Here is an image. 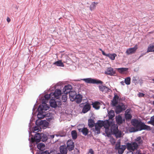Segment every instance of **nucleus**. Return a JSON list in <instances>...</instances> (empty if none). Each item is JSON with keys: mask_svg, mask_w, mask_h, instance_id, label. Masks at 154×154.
<instances>
[{"mask_svg": "<svg viewBox=\"0 0 154 154\" xmlns=\"http://www.w3.org/2000/svg\"><path fill=\"white\" fill-rule=\"evenodd\" d=\"M6 96H8V97H9L8 92V93H6Z\"/></svg>", "mask_w": 154, "mask_h": 154, "instance_id": "55", "label": "nucleus"}, {"mask_svg": "<svg viewBox=\"0 0 154 154\" xmlns=\"http://www.w3.org/2000/svg\"><path fill=\"white\" fill-rule=\"evenodd\" d=\"M118 71L120 73L124 74L128 70V68H120L117 69Z\"/></svg>", "mask_w": 154, "mask_h": 154, "instance_id": "23", "label": "nucleus"}, {"mask_svg": "<svg viewBox=\"0 0 154 154\" xmlns=\"http://www.w3.org/2000/svg\"><path fill=\"white\" fill-rule=\"evenodd\" d=\"M76 98H75L74 101H75L77 103H79L81 102L82 97V96L80 94H78L76 95Z\"/></svg>", "mask_w": 154, "mask_h": 154, "instance_id": "21", "label": "nucleus"}, {"mask_svg": "<svg viewBox=\"0 0 154 154\" xmlns=\"http://www.w3.org/2000/svg\"><path fill=\"white\" fill-rule=\"evenodd\" d=\"M41 134L37 133L35 134L34 137L31 138V141L32 143L35 142L36 143L41 141Z\"/></svg>", "mask_w": 154, "mask_h": 154, "instance_id": "8", "label": "nucleus"}, {"mask_svg": "<svg viewBox=\"0 0 154 154\" xmlns=\"http://www.w3.org/2000/svg\"><path fill=\"white\" fill-rule=\"evenodd\" d=\"M154 51V43L150 44L147 50V52Z\"/></svg>", "mask_w": 154, "mask_h": 154, "instance_id": "24", "label": "nucleus"}, {"mask_svg": "<svg viewBox=\"0 0 154 154\" xmlns=\"http://www.w3.org/2000/svg\"><path fill=\"white\" fill-rule=\"evenodd\" d=\"M131 123L134 127L131 128V132H135L143 130H151L150 126L146 125L144 123L136 119H132L131 121Z\"/></svg>", "mask_w": 154, "mask_h": 154, "instance_id": "1", "label": "nucleus"}, {"mask_svg": "<svg viewBox=\"0 0 154 154\" xmlns=\"http://www.w3.org/2000/svg\"><path fill=\"white\" fill-rule=\"evenodd\" d=\"M38 122L37 121H36V124H37V123H38Z\"/></svg>", "mask_w": 154, "mask_h": 154, "instance_id": "57", "label": "nucleus"}, {"mask_svg": "<svg viewBox=\"0 0 154 154\" xmlns=\"http://www.w3.org/2000/svg\"><path fill=\"white\" fill-rule=\"evenodd\" d=\"M60 150L61 154H67V149L65 145H62L60 146Z\"/></svg>", "mask_w": 154, "mask_h": 154, "instance_id": "19", "label": "nucleus"}, {"mask_svg": "<svg viewBox=\"0 0 154 154\" xmlns=\"http://www.w3.org/2000/svg\"><path fill=\"white\" fill-rule=\"evenodd\" d=\"M79 131L82 132L85 136L87 135L88 132V131L87 128H78Z\"/></svg>", "mask_w": 154, "mask_h": 154, "instance_id": "20", "label": "nucleus"}, {"mask_svg": "<svg viewBox=\"0 0 154 154\" xmlns=\"http://www.w3.org/2000/svg\"><path fill=\"white\" fill-rule=\"evenodd\" d=\"M116 120L117 123L119 125H121L122 123V117L119 115L116 116Z\"/></svg>", "mask_w": 154, "mask_h": 154, "instance_id": "26", "label": "nucleus"}, {"mask_svg": "<svg viewBox=\"0 0 154 154\" xmlns=\"http://www.w3.org/2000/svg\"><path fill=\"white\" fill-rule=\"evenodd\" d=\"M41 141H42L43 142L46 141L48 139V137L46 135L43 133L41 134Z\"/></svg>", "mask_w": 154, "mask_h": 154, "instance_id": "33", "label": "nucleus"}, {"mask_svg": "<svg viewBox=\"0 0 154 154\" xmlns=\"http://www.w3.org/2000/svg\"><path fill=\"white\" fill-rule=\"evenodd\" d=\"M82 80L87 83L96 84H102L103 83V82L100 80L93 79L91 78L84 79H83Z\"/></svg>", "mask_w": 154, "mask_h": 154, "instance_id": "4", "label": "nucleus"}, {"mask_svg": "<svg viewBox=\"0 0 154 154\" xmlns=\"http://www.w3.org/2000/svg\"><path fill=\"white\" fill-rule=\"evenodd\" d=\"M52 95H51V93L49 94H46L44 96V97L46 100H48L49 99H51L52 100Z\"/></svg>", "mask_w": 154, "mask_h": 154, "instance_id": "41", "label": "nucleus"}, {"mask_svg": "<svg viewBox=\"0 0 154 154\" xmlns=\"http://www.w3.org/2000/svg\"><path fill=\"white\" fill-rule=\"evenodd\" d=\"M99 88L100 91L104 93L110 92L111 90L109 88L105 86H103V85L99 86Z\"/></svg>", "mask_w": 154, "mask_h": 154, "instance_id": "14", "label": "nucleus"}, {"mask_svg": "<svg viewBox=\"0 0 154 154\" xmlns=\"http://www.w3.org/2000/svg\"><path fill=\"white\" fill-rule=\"evenodd\" d=\"M105 74L111 76L114 75L116 73V71L111 67L107 68L106 71L105 72Z\"/></svg>", "mask_w": 154, "mask_h": 154, "instance_id": "12", "label": "nucleus"}, {"mask_svg": "<svg viewBox=\"0 0 154 154\" xmlns=\"http://www.w3.org/2000/svg\"><path fill=\"white\" fill-rule=\"evenodd\" d=\"M111 131L113 134H115L117 138H120L122 135V132L118 129V127L115 125H112L111 127Z\"/></svg>", "mask_w": 154, "mask_h": 154, "instance_id": "2", "label": "nucleus"}, {"mask_svg": "<svg viewBox=\"0 0 154 154\" xmlns=\"http://www.w3.org/2000/svg\"><path fill=\"white\" fill-rule=\"evenodd\" d=\"M38 114L37 115V117L39 119H42L44 118L45 115L46 114L45 112L42 111H38Z\"/></svg>", "mask_w": 154, "mask_h": 154, "instance_id": "22", "label": "nucleus"}, {"mask_svg": "<svg viewBox=\"0 0 154 154\" xmlns=\"http://www.w3.org/2000/svg\"><path fill=\"white\" fill-rule=\"evenodd\" d=\"M125 82H123V81H122L121 82H120V83H121V84L122 85H125V84H124Z\"/></svg>", "mask_w": 154, "mask_h": 154, "instance_id": "52", "label": "nucleus"}, {"mask_svg": "<svg viewBox=\"0 0 154 154\" xmlns=\"http://www.w3.org/2000/svg\"><path fill=\"white\" fill-rule=\"evenodd\" d=\"M102 54L106 56L109 57L112 60H114L115 59V58L117 55L116 54H106L103 51H102Z\"/></svg>", "mask_w": 154, "mask_h": 154, "instance_id": "13", "label": "nucleus"}, {"mask_svg": "<svg viewBox=\"0 0 154 154\" xmlns=\"http://www.w3.org/2000/svg\"><path fill=\"white\" fill-rule=\"evenodd\" d=\"M67 146L68 150L71 151L74 148V143L72 140H68L67 142Z\"/></svg>", "mask_w": 154, "mask_h": 154, "instance_id": "10", "label": "nucleus"}, {"mask_svg": "<svg viewBox=\"0 0 154 154\" xmlns=\"http://www.w3.org/2000/svg\"><path fill=\"white\" fill-rule=\"evenodd\" d=\"M55 99H52L50 102V106L56 108L57 106V104L55 101Z\"/></svg>", "mask_w": 154, "mask_h": 154, "instance_id": "28", "label": "nucleus"}, {"mask_svg": "<svg viewBox=\"0 0 154 154\" xmlns=\"http://www.w3.org/2000/svg\"><path fill=\"white\" fill-rule=\"evenodd\" d=\"M99 104L100 103L97 102H95L92 104L93 107L97 109H98L100 108Z\"/></svg>", "mask_w": 154, "mask_h": 154, "instance_id": "32", "label": "nucleus"}, {"mask_svg": "<svg viewBox=\"0 0 154 154\" xmlns=\"http://www.w3.org/2000/svg\"><path fill=\"white\" fill-rule=\"evenodd\" d=\"M153 104L154 105V101L153 102Z\"/></svg>", "mask_w": 154, "mask_h": 154, "instance_id": "58", "label": "nucleus"}, {"mask_svg": "<svg viewBox=\"0 0 154 154\" xmlns=\"http://www.w3.org/2000/svg\"><path fill=\"white\" fill-rule=\"evenodd\" d=\"M108 117L109 119H112L115 116V113L113 110H111L108 113Z\"/></svg>", "mask_w": 154, "mask_h": 154, "instance_id": "30", "label": "nucleus"}, {"mask_svg": "<svg viewBox=\"0 0 154 154\" xmlns=\"http://www.w3.org/2000/svg\"><path fill=\"white\" fill-rule=\"evenodd\" d=\"M43 125L45 127H47L49 123L46 121H41L38 124L39 125Z\"/></svg>", "mask_w": 154, "mask_h": 154, "instance_id": "36", "label": "nucleus"}, {"mask_svg": "<svg viewBox=\"0 0 154 154\" xmlns=\"http://www.w3.org/2000/svg\"><path fill=\"white\" fill-rule=\"evenodd\" d=\"M71 135L73 139L75 140L76 139L77 134L76 131L75 130L72 131L71 132Z\"/></svg>", "mask_w": 154, "mask_h": 154, "instance_id": "34", "label": "nucleus"}, {"mask_svg": "<svg viewBox=\"0 0 154 154\" xmlns=\"http://www.w3.org/2000/svg\"><path fill=\"white\" fill-rule=\"evenodd\" d=\"M69 93V98L72 101H73L76 98V93L75 91H71Z\"/></svg>", "mask_w": 154, "mask_h": 154, "instance_id": "16", "label": "nucleus"}, {"mask_svg": "<svg viewBox=\"0 0 154 154\" xmlns=\"http://www.w3.org/2000/svg\"><path fill=\"white\" fill-rule=\"evenodd\" d=\"M101 128L98 126L97 124L95 125V130L97 131V134H99L100 132V130Z\"/></svg>", "mask_w": 154, "mask_h": 154, "instance_id": "43", "label": "nucleus"}, {"mask_svg": "<svg viewBox=\"0 0 154 154\" xmlns=\"http://www.w3.org/2000/svg\"><path fill=\"white\" fill-rule=\"evenodd\" d=\"M125 106L123 104H121L117 106L115 109L116 113L119 114L126 109Z\"/></svg>", "mask_w": 154, "mask_h": 154, "instance_id": "9", "label": "nucleus"}, {"mask_svg": "<svg viewBox=\"0 0 154 154\" xmlns=\"http://www.w3.org/2000/svg\"><path fill=\"white\" fill-rule=\"evenodd\" d=\"M127 154H134L133 152L132 151H130L129 152H128Z\"/></svg>", "mask_w": 154, "mask_h": 154, "instance_id": "51", "label": "nucleus"}, {"mask_svg": "<svg viewBox=\"0 0 154 154\" xmlns=\"http://www.w3.org/2000/svg\"><path fill=\"white\" fill-rule=\"evenodd\" d=\"M152 146H153V149L154 151V143L152 144Z\"/></svg>", "mask_w": 154, "mask_h": 154, "instance_id": "56", "label": "nucleus"}, {"mask_svg": "<svg viewBox=\"0 0 154 154\" xmlns=\"http://www.w3.org/2000/svg\"><path fill=\"white\" fill-rule=\"evenodd\" d=\"M147 124H150L154 126V115L151 117L150 120L147 122Z\"/></svg>", "mask_w": 154, "mask_h": 154, "instance_id": "38", "label": "nucleus"}, {"mask_svg": "<svg viewBox=\"0 0 154 154\" xmlns=\"http://www.w3.org/2000/svg\"><path fill=\"white\" fill-rule=\"evenodd\" d=\"M95 123L94 121L91 119H89L88 120V125L91 128H92L94 126Z\"/></svg>", "mask_w": 154, "mask_h": 154, "instance_id": "31", "label": "nucleus"}, {"mask_svg": "<svg viewBox=\"0 0 154 154\" xmlns=\"http://www.w3.org/2000/svg\"><path fill=\"white\" fill-rule=\"evenodd\" d=\"M91 108L90 104L88 103H86L82 109V112L84 113H85L90 110Z\"/></svg>", "mask_w": 154, "mask_h": 154, "instance_id": "11", "label": "nucleus"}, {"mask_svg": "<svg viewBox=\"0 0 154 154\" xmlns=\"http://www.w3.org/2000/svg\"><path fill=\"white\" fill-rule=\"evenodd\" d=\"M74 154H78L79 153V151L78 149L75 148V149L74 150Z\"/></svg>", "mask_w": 154, "mask_h": 154, "instance_id": "47", "label": "nucleus"}, {"mask_svg": "<svg viewBox=\"0 0 154 154\" xmlns=\"http://www.w3.org/2000/svg\"><path fill=\"white\" fill-rule=\"evenodd\" d=\"M138 144L136 142L131 143H127L126 144V147L128 149L134 151L137 150L138 147Z\"/></svg>", "mask_w": 154, "mask_h": 154, "instance_id": "3", "label": "nucleus"}, {"mask_svg": "<svg viewBox=\"0 0 154 154\" xmlns=\"http://www.w3.org/2000/svg\"><path fill=\"white\" fill-rule=\"evenodd\" d=\"M137 48L136 47L129 48L127 49L126 53L127 55H130L136 52Z\"/></svg>", "mask_w": 154, "mask_h": 154, "instance_id": "17", "label": "nucleus"}, {"mask_svg": "<svg viewBox=\"0 0 154 154\" xmlns=\"http://www.w3.org/2000/svg\"><path fill=\"white\" fill-rule=\"evenodd\" d=\"M125 82L127 85H130L131 83V78L130 77H128L125 79Z\"/></svg>", "mask_w": 154, "mask_h": 154, "instance_id": "40", "label": "nucleus"}, {"mask_svg": "<svg viewBox=\"0 0 154 154\" xmlns=\"http://www.w3.org/2000/svg\"><path fill=\"white\" fill-rule=\"evenodd\" d=\"M45 144L43 143H39L37 145V148L41 151L45 149Z\"/></svg>", "mask_w": 154, "mask_h": 154, "instance_id": "27", "label": "nucleus"}, {"mask_svg": "<svg viewBox=\"0 0 154 154\" xmlns=\"http://www.w3.org/2000/svg\"><path fill=\"white\" fill-rule=\"evenodd\" d=\"M125 118L126 120L130 119L132 118V116L130 114L127 113L125 114Z\"/></svg>", "mask_w": 154, "mask_h": 154, "instance_id": "44", "label": "nucleus"}, {"mask_svg": "<svg viewBox=\"0 0 154 154\" xmlns=\"http://www.w3.org/2000/svg\"><path fill=\"white\" fill-rule=\"evenodd\" d=\"M135 142L139 145L143 143V140L139 136L135 140Z\"/></svg>", "mask_w": 154, "mask_h": 154, "instance_id": "29", "label": "nucleus"}, {"mask_svg": "<svg viewBox=\"0 0 154 154\" xmlns=\"http://www.w3.org/2000/svg\"><path fill=\"white\" fill-rule=\"evenodd\" d=\"M54 64L56 65L57 66H64V64L61 60H59L54 63Z\"/></svg>", "mask_w": 154, "mask_h": 154, "instance_id": "37", "label": "nucleus"}, {"mask_svg": "<svg viewBox=\"0 0 154 154\" xmlns=\"http://www.w3.org/2000/svg\"><path fill=\"white\" fill-rule=\"evenodd\" d=\"M137 81V80L136 79V78L135 77H133L132 79V82L134 83H136Z\"/></svg>", "mask_w": 154, "mask_h": 154, "instance_id": "50", "label": "nucleus"}, {"mask_svg": "<svg viewBox=\"0 0 154 154\" xmlns=\"http://www.w3.org/2000/svg\"><path fill=\"white\" fill-rule=\"evenodd\" d=\"M126 148L125 145H120V143L116 145L115 149L118 151L119 154H122Z\"/></svg>", "mask_w": 154, "mask_h": 154, "instance_id": "5", "label": "nucleus"}, {"mask_svg": "<svg viewBox=\"0 0 154 154\" xmlns=\"http://www.w3.org/2000/svg\"><path fill=\"white\" fill-rule=\"evenodd\" d=\"M144 95L145 94H144L140 92L138 94V96L140 97H143L144 96Z\"/></svg>", "mask_w": 154, "mask_h": 154, "instance_id": "48", "label": "nucleus"}, {"mask_svg": "<svg viewBox=\"0 0 154 154\" xmlns=\"http://www.w3.org/2000/svg\"><path fill=\"white\" fill-rule=\"evenodd\" d=\"M97 4L98 3L97 2H92L90 6V10L92 11L94 9L96 8V5H97Z\"/></svg>", "mask_w": 154, "mask_h": 154, "instance_id": "35", "label": "nucleus"}, {"mask_svg": "<svg viewBox=\"0 0 154 154\" xmlns=\"http://www.w3.org/2000/svg\"><path fill=\"white\" fill-rule=\"evenodd\" d=\"M61 94V91L60 90L57 89L55 90L54 93H51V95H52V99H57L59 98Z\"/></svg>", "mask_w": 154, "mask_h": 154, "instance_id": "6", "label": "nucleus"}, {"mask_svg": "<svg viewBox=\"0 0 154 154\" xmlns=\"http://www.w3.org/2000/svg\"><path fill=\"white\" fill-rule=\"evenodd\" d=\"M119 98V96L117 94H115L113 98L111 101L112 104L113 106H116V105L118 104Z\"/></svg>", "mask_w": 154, "mask_h": 154, "instance_id": "18", "label": "nucleus"}, {"mask_svg": "<svg viewBox=\"0 0 154 154\" xmlns=\"http://www.w3.org/2000/svg\"><path fill=\"white\" fill-rule=\"evenodd\" d=\"M40 129L39 127L38 126H35L33 130L34 131H39Z\"/></svg>", "mask_w": 154, "mask_h": 154, "instance_id": "46", "label": "nucleus"}, {"mask_svg": "<svg viewBox=\"0 0 154 154\" xmlns=\"http://www.w3.org/2000/svg\"><path fill=\"white\" fill-rule=\"evenodd\" d=\"M96 124H97V125L99 127L102 128L104 124V121L99 120L97 121V123Z\"/></svg>", "mask_w": 154, "mask_h": 154, "instance_id": "39", "label": "nucleus"}, {"mask_svg": "<svg viewBox=\"0 0 154 154\" xmlns=\"http://www.w3.org/2000/svg\"><path fill=\"white\" fill-rule=\"evenodd\" d=\"M89 153H91V154H94V152L93 150L91 149L89 150Z\"/></svg>", "mask_w": 154, "mask_h": 154, "instance_id": "49", "label": "nucleus"}, {"mask_svg": "<svg viewBox=\"0 0 154 154\" xmlns=\"http://www.w3.org/2000/svg\"><path fill=\"white\" fill-rule=\"evenodd\" d=\"M72 89V87L71 85H68L65 86L63 88V92L64 94H68L70 92L71 90Z\"/></svg>", "mask_w": 154, "mask_h": 154, "instance_id": "15", "label": "nucleus"}, {"mask_svg": "<svg viewBox=\"0 0 154 154\" xmlns=\"http://www.w3.org/2000/svg\"><path fill=\"white\" fill-rule=\"evenodd\" d=\"M103 125V126L106 129H109L110 126V123L108 120L106 121H104Z\"/></svg>", "mask_w": 154, "mask_h": 154, "instance_id": "25", "label": "nucleus"}, {"mask_svg": "<svg viewBox=\"0 0 154 154\" xmlns=\"http://www.w3.org/2000/svg\"><path fill=\"white\" fill-rule=\"evenodd\" d=\"M60 154V153H58V154Z\"/></svg>", "mask_w": 154, "mask_h": 154, "instance_id": "59", "label": "nucleus"}, {"mask_svg": "<svg viewBox=\"0 0 154 154\" xmlns=\"http://www.w3.org/2000/svg\"><path fill=\"white\" fill-rule=\"evenodd\" d=\"M44 100H42L43 102L42 105H40L38 108V111L45 112L49 109V107L47 104L44 102Z\"/></svg>", "mask_w": 154, "mask_h": 154, "instance_id": "7", "label": "nucleus"}, {"mask_svg": "<svg viewBox=\"0 0 154 154\" xmlns=\"http://www.w3.org/2000/svg\"><path fill=\"white\" fill-rule=\"evenodd\" d=\"M110 141L112 145H114L116 143V140L113 137H111L110 138Z\"/></svg>", "mask_w": 154, "mask_h": 154, "instance_id": "45", "label": "nucleus"}, {"mask_svg": "<svg viewBox=\"0 0 154 154\" xmlns=\"http://www.w3.org/2000/svg\"><path fill=\"white\" fill-rule=\"evenodd\" d=\"M67 94H64V95H63L62 96V100L63 102H65L67 100Z\"/></svg>", "mask_w": 154, "mask_h": 154, "instance_id": "42", "label": "nucleus"}, {"mask_svg": "<svg viewBox=\"0 0 154 154\" xmlns=\"http://www.w3.org/2000/svg\"><path fill=\"white\" fill-rule=\"evenodd\" d=\"M50 137H51V138L53 139V138H54V135H51L50 136Z\"/></svg>", "mask_w": 154, "mask_h": 154, "instance_id": "53", "label": "nucleus"}, {"mask_svg": "<svg viewBox=\"0 0 154 154\" xmlns=\"http://www.w3.org/2000/svg\"><path fill=\"white\" fill-rule=\"evenodd\" d=\"M7 20L8 22H10V19L8 17L7 18Z\"/></svg>", "mask_w": 154, "mask_h": 154, "instance_id": "54", "label": "nucleus"}]
</instances>
